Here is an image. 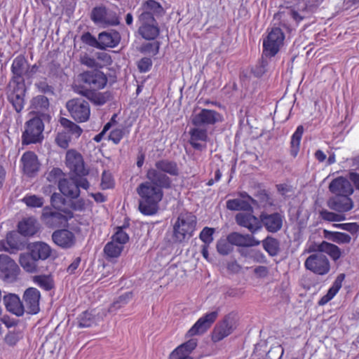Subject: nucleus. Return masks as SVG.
<instances>
[{"instance_id":"f257e3e1","label":"nucleus","mask_w":359,"mask_h":359,"mask_svg":"<svg viewBox=\"0 0 359 359\" xmlns=\"http://www.w3.org/2000/svg\"><path fill=\"white\" fill-rule=\"evenodd\" d=\"M145 176L147 180L136 188L139 196L138 210L142 215L151 216L157 213L164 196L163 189H171L172 181L167 175L153 169H148Z\"/></svg>"},{"instance_id":"f03ea898","label":"nucleus","mask_w":359,"mask_h":359,"mask_svg":"<svg viewBox=\"0 0 359 359\" xmlns=\"http://www.w3.org/2000/svg\"><path fill=\"white\" fill-rule=\"evenodd\" d=\"M108 82L106 74L100 70H87L77 76L72 88L74 91L89 100L95 105H103L109 100L108 93H101Z\"/></svg>"},{"instance_id":"7ed1b4c3","label":"nucleus","mask_w":359,"mask_h":359,"mask_svg":"<svg viewBox=\"0 0 359 359\" xmlns=\"http://www.w3.org/2000/svg\"><path fill=\"white\" fill-rule=\"evenodd\" d=\"M318 252L311 254L304 262V267L307 271L318 276H325L331 271L332 261L337 262L342 257L341 248L332 243L323 241L317 246Z\"/></svg>"},{"instance_id":"20e7f679","label":"nucleus","mask_w":359,"mask_h":359,"mask_svg":"<svg viewBox=\"0 0 359 359\" xmlns=\"http://www.w3.org/2000/svg\"><path fill=\"white\" fill-rule=\"evenodd\" d=\"M139 11L140 13L137 21L138 34L144 40H156L161 32L156 18L164 14L162 5L155 0H147L142 4Z\"/></svg>"},{"instance_id":"39448f33","label":"nucleus","mask_w":359,"mask_h":359,"mask_svg":"<svg viewBox=\"0 0 359 359\" xmlns=\"http://www.w3.org/2000/svg\"><path fill=\"white\" fill-rule=\"evenodd\" d=\"M196 217L191 212L181 213L173 225L172 239L181 243L192 236L196 226Z\"/></svg>"},{"instance_id":"423d86ee","label":"nucleus","mask_w":359,"mask_h":359,"mask_svg":"<svg viewBox=\"0 0 359 359\" xmlns=\"http://www.w3.org/2000/svg\"><path fill=\"white\" fill-rule=\"evenodd\" d=\"M25 93V79H10L6 88V94L17 112H20L24 108Z\"/></svg>"},{"instance_id":"0eeeda50","label":"nucleus","mask_w":359,"mask_h":359,"mask_svg":"<svg viewBox=\"0 0 359 359\" xmlns=\"http://www.w3.org/2000/svg\"><path fill=\"white\" fill-rule=\"evenodd\" d=\"M44 123L39 116H34L25 124V130L22 134V144L29 145L40 143L43 140Z\"/></svg>"},{"instance_id":"6e6552de","label":"nucleus","mask_w":359,"mask_h":359,"mask_svg":"<svg viewBox=\"0 0 359 359\" xmlns=\"http://www.w3.org/2000/svg\"><path fill=\"white\" fill-rule=\"evenodd\" d=\"M59 121L64 130L57 133L55 142L60 147L67 149L69 147L72 136L74 135L78 138L81 136L83 130L79 126L67 118L61 117Z\"/></svg>"},{"instance_id":"1a4fd4ad","label":"nucleus","mask_w":359,"mask_h":359,"mask_svg":"<svg viewBox=\"0 0 359 359\" xmlns=\"http://www.w3.org/2000/svg\"><path fill=\"white\" fill-rule=\"evenodd\" d=\"M73 217L74 214L71 210L55 211L48 206L43 208L41 214L43 222L46 226L51 228L65 226Z\"/></svg>"},{"instance_id":"9d476101","label":"nucleus","mask_w":359,"mask_h":359,"mask_svg":"<svg viewBox=\"0 0 359 359\" xmlns=\"http://www.w3.org/2000/svg\"><path fill=\"white\" fill-rule=\"evenodd\" d=\"M285 35L279 27H273L263 41V52L266 57H274L283 43Z\"/></svg>"},{"instance_id":"9b49d317","label":"nucleus","mask_w":359,"mask_h":359,"mask_svg":"<svg viewBox=\"0 0 359 359\" xmlns=\"http://www.w3.org/2000/svg\"><path fill=\"white\" fill-rule=\"evenodd\" d=\"M66 107L71 117L78 123L86 122L90 118V105L84 100L80 98L72 99L67 102Z\"/></svg>"},{"instance_id":"f8f14e48","label":"nucleus","mask_w":359,"mask_h":359,"mask_svg":"<svg viewBox=\"0 0 359 359\" xmlns=\"http://www.w3.org/2000/svg\"><path fill=\"white\" fill-rule=\"evenodd\" d=\"M91 20L96 25L107 26H117L120 19L114 11H109L104 6H95L90 13Z\"/></svg>"},{"instance_id":"ddd939ff","label":"nucleus","mask_w":359,"mask_h":359,"mask_svg":"<svg viewBox=\"0 0 359 359\" xmlns=\"http://www.w3.org/2000/svg\"><path fill=\"white\" fill-rule=\"evenodd\" d=\"M65 164L71 172L78 176H86L88 170L85 168L82 155L74 149H69L66 153Z\"/></svg>"},{"instance_id":"4468645a","label":"nucleus","mask_w":359,"mask_h":359,"mask_svg":"<svg viewBox=\"0 0 359 359\" xmlns=\"http://www.w3.org/2000/svg\"><path fill=\"white\" fill-rule=\"evenodd\" d=\"M219 315V311H214L204 314L188 330L186 336L191 337L205 333L215 322Z\"/></svg>"},{"instance_id":"2eb2a0df","label":"nucleus","mask_w":359,"mask_h":359,"mask_svg":"<svg viewBox=\"0 0 359 359\" xmlns=\"http://www.w3.org/2000/svg\"><path fill=\"white\" fill-rule=\"evenodd\" d=\"M222 115L217 111L202 109L193 116L191 123L196 127H201L203 126H213L217 123L222 122Z\"/></svg>"},{"instance_id":"dca6fc26","label":"nucleus","mask_w":359,"mask_h":359,"mask_svg":"<svg viewBox=\"0 0 359 359\" xmlns=\"http://www.w3.org/2000/svg\"><path fill=\"white\" fill-rule=\"evenodd\" d=\"M40 292L35 287H29L25 290L22 295V306L25 309V313L34 315L39 312Z\"/></svg>"},{"instance_id":"f3484780","label":"nucleus","mask_w":359,"mask_h":359,"mask_svg":"<svg viewBox=\"0 0 359 359\" xmlns=\"http://www.w3.org/2000/svg\"><path fill=\"white\" fill-rule=\"evenodd\" d=\"M0 273L4 280L13 282L18 278L20 268L9 256L0 255Z\"/></svg>"},{"instance_id":"a211bd4d","label":"nucleus","mask_w":359,"mask_h":359,"mask_svg":"<svg viewBox=\"0 0 359 359\" xmlns=\"http://www.w3.org/2000/svg\"><path fill=\"white\" fill-rule=\"evenodd\" d=\"M235 219L238 225L246 228L251 233H255L262 229V222L252 212H239Z\"/></svg>"},{"instance_id":"6ab92c4d","label":"nucleus","mask_w":359,"mask_h":359,"mask_svg":"<svg viewBox=\"0 0 359 359\" xmlns=\"http://www.w3.org/2000/svg\"><path fill=\"white\" fill-rule=\"evenodd\" d=\"M260 220L262 227L264 226L269 232L276 233L283 226V216L278 212L269 214L266 212H262L260 213Z\"/></svg>"},{"instance_id":"aec40b11","label":"nucleus","mask_w":359,"mask_h":359,"mask_svg":"<svg viewBox=\"0 0 359 359\" xmlns=\"http://www.w3.org/2000/svg\"><path fill=\"white\" fill-rule=\"evenodd\" d=\"M329 189L333 194L340 196H351L354 192L351 182L343 176L332 180L329 184Z\"/></svg>"},{"instance_id":"412c9836","label":"nucleus","mask_w":359,"mask_h":359,"mask_svg":"<svg viewBox=\"0 0 359 359\" xmlns=\"http://www.w3.org/2000/svg\"><path fill=\"white\" fill-rule=\"evenodd\" d=\"M52 239L57 245L64 249L71 248L76 243L74 233L65 229L55 231L52 234Z\"/></svg>"},{"instance_id":"4be33fe9","label":"nucleus","mask_w":359,"mask_h":359,"mask_svg":"<svg viewBox=\"0 0 359 359\" xmlns=\"http://www.w3.org/2000/svg\"><path fill=\"white\" fill-rule=\"evenodd\" d=\"M22 170L28 177L34 176L39 170V162L36 154L34 151L25 152L21 157Z\"/></svg>"},{"instance_id":"5701e85b","label":"nucleus","mask_w":359,"mask_h":359,"mask_svg":"<svg viewBox=\"0 0 359 359\" xmlns=\"http://www.w3.org/2000/svg\"><path fill=\"white\" fill-rule=\"evenodd\" d=\"M327 206L338 212H346L353 208V201L350 196L334 195L327 201Z\"/></svg>"},{"instance_id":"b1692460","label":"nucleus","mask_w":359,"mask_h":359,"mask_svg":"<svg viewBox=\"0 0 359 359\" xmlns=\"http://www.w3.org/2000/svg\"><path fill=\"white\" fill-rule=\"evenodd\" d=\"M4 304L6 310L18 317L22 316L25 309L19 296L16 294L9 293L3 297Z\"/></svg>"},{"instance_id":"393cba45","label":"nucleus","mask_w":359,"mask_h":359,"mask_svg":"<svg viewBox=\"0 0 359 359\" xmlns=\"http://www.w3.org/2000/svg\"><path fill=\"white\" fill-rule=\"evenodd\" d=\"M196 346L197 340L191 339L175 348L170 353L169 359H192L190 354Z\"/></svg>"},{"instance_id":"a878e982","label":"nucleus","mask_w":359,"mask_h":359,"mask_svg":"<svg viewBox=\"0 0 359 359\" xmlns=\"http://www.w3.org/2000/svg\"><path fill=\"white\" fill-rule=\"evenodd\" d=\"M121 41V35L117 31L102 32L98 34V49L116 47Z\"/></svg>"},{"instance_id":"bb28decb","label":"nucleus","mask_w":359,"mask_h":359,"mask_svg":"<svg viewBox=\"0 0 359 359\" xmlns=\"http://www.w3.org/2000/svg\"><path fill=\"white\" fill-rule=\"evenodd\" d=\"M233 330V319L226 316L224 320L215 327L212 335V340L215 342L219 341L229 336Z\"/></svg>"},{"instance_id":"cd10ccee","label":"nucleus","mask_w":359,"mask_h":359,"mask_svg":"<svg viewBox=\"0 0 359 359\" xmlns=\"http://www.w3.org/2000/svg\"><path fill=\"white\" fill-rule=\"evenodd\" d=\"M227 239L232 245L239 247H252L259 245L257 241L250 234H241L238 232H232L227 236Z\"/></svg>"},{"instance_id":"c85d7f7f","label":"nucleus","mask_w":359,"mask_h":359,"mask_svg":"<svg viewBox=\"0 0 359 359\" xmlns=\"http://www.w3.org/2000/svg\"><path fill=\"white\" fill-rule=\"evenodd\" d=\"M58 188L63 195L69 198L75 199L80 196V190L78 189L74 177L60 180L58 183Z\"/></svg>"},{"instance_id":"c756f323","label":"nucleus","mask_w":359,"mask_h":359,"mask_svg":"<svg viewBox=\"0 0 359 359\" xmlns=\"http://www.w3.org/2000/svg\"><path fill=\"white\" fill-rule=\"evenodd\" d=\"M28 251L39 260H46L50 255L52 252L51 248L46 243L43 242H34L28 245Z\"/></svg>"},{"instance_id":"7c9ffc66","label":"nucleus","mask_w":359,"mask_h":359,"mask_svg":"<svg viewBox=\"0 0 359 359\" xmlns=\"http://www.w3.org/2000/svg\"><path fill=\"white\" fill-rule=\"evenodd\" d=\"M27 66V60L24 55H19L16 56L12 62L11 67V77L13 79H25L24 76L28 75L26 71Z\"/></svg>"},{"instance_id":"2f4dec72","label":"nucleus","mask_w":359,"mask_h":359,"mask_svg":"<svg viewBox=\"0 0 359 359\" xmlns=\"http://www.w3.org/2000/svg\"><path fill=\"white\" fill-rule=\"evenodd\" d=\"M158 173L168 174L171 176L177 177L180 174L178 165L175 161L168 159H162L155 163V168H151Z\"/></svg>"},{"instance_id":"473e14b6","label":"nucleus","mask_w":359,"mask_h":359,"mask_svg":"<svg viewBox=\"0 0 359 359\" xmlns=\"http://www.w3.org/2000/svg\"><path fill=\"white\" fill-rule=\"evenodd\" d=\"M39 229L37 220L32 217L24 218L18 224V232L24 236H32Z\"/></svg>"},{"instance_id":"72a5a7b5","label":"nucleus","mask_w":359,"mask_h":359,"mask_svg":"<svg viewBox=\"0 0 359 359\" xmlns=\"http://www.w3.org/2000/svg\"><path fill=\"white\" fill-rule=\"evenodd\" d=\"M345 274L340 273L335 278L332 285L329 288L326 294L323 295L318 301V305L323 306L332 300L338 293L342 287V283L345 279Z\"/></svg>"},{"instance_id":"f704fd0d","label":"nucleus","mask_w":359,"mask_h":359,"mask_svg":"<svg viewBox=\"0 0 359 359\" xmlns=\"http://www.w3.org/2000/svg\"><path fill=\"white\" fill-rule=\"evenodd\" d=\"M189 142L195 149L201 150L203 147L198 142H206L208 139V130L200 127L191 128L189 131Z\"/></svg>"},{"instance_id":"c9c22d12","label":"nucleus","mask_w":359,"mask_h":359,"mask_svg":"<svg viewBox=\"0 0 359 359\" xmlns=\"http://www.w3.org/2000/svg\"><path fill=\"white\" fill-rule=\"evenodd\" d=\"M38 260L28 251L20 255L19 262L23 269L28 273L36 272L38 269Z\"/></svg>"},{"instance_id":"e433bc0d","label":"nucleus","mask_w":359,"mask_h":359,"mask_svg":"<svg viewBox=\"0 0 359 359\" xmlns=\"http://www.w3.org/2000/svg\"><path fill=\"white\" fill-rule=\"evenodd\" d=\"M323 233L325 238L339 245L348 244L351 241V236L346 233L325 229Z\"/></svg>"},{"instance_id":"4c0bfd02","label":"nucleus","mask_w":359,"mask_h":359,"mask_svg":"<svg viewBox=\"0 0 359 359\" xmlns=\"http://www.w3.org/2000/svg\"><path fill=\"white\" fill-rule=\"evenodd\" d=\"M226 208L233 211L252 212V205L248 201L240 198L229 199L226 201Z\"/></svg>"},{"instance_id":"58836bf2","label":"nucleus","mask_w":359,"mask_h":359,"mask_svg":"<svg viewBox=\"0 0 359 359\" xmlns=\"http://www.w3.org/2000/svg\"><path fill=\"white\" fill-rule=\"evenodd\" d=\"M123 250V246L114 241L108 242L104 247V254L108 260L118 258Z\"/></svg>"},{"instance_id":"ea45409f","label":"nucleus","mask_w":359,"mask_h":359,"mask_svg":"<svg viewBox=\"0 0 359 359\" xmlns=\"http://www.w3.org/2000/svg\"><path fill=\"white\" fill-rule=\"evenodd\" d=\"M304 133V127L303 126L300 125L297 126L296 130L293 133L291 137V154L293 156H296L299 149V145L301 142V140L302 137V135Z\"/></svg>"},{"instance_id":"a19ab883","label":"nucleus","mask_w":359,"mask_h":359,"mask_svg":"<svg viewBox=\"0 0 359 359\" xmlns=\"http://www.w3.org/2000/svg\"><path fill=\"white\" fill-rule=\"evenodd\" d=\"M262 245L264 249L270 256H276L280 250V244L276 238L268 236L263 241Z\"/></svg>"},{"instance_id":"79ce46f5","label":"nucleus","mask_w":359,"mask_h":359,"mask_svg":"<svg viewBox=\"0 0 359 359\" xmlns=\"http://www.w3.org/2000/svg\"><path fill=\"white\" fill-rule=\"evenodd\" d=\"M33 281L46 291H49L54 287V281L50 276H35L33 278Z\"/></svg>"},{"instance_id":"37998d69","label":"nucleus","mask_w":359,"mask_h":359,"mask_svg":"<svg viewBox=\"0 0 359 359\" xmlns=\"http://www.w3.org/2000/svg\"><path fill=\"white\" fill-rule=\"evenodd\" d=\"M31 107L38 112L44 111L49 107V100L44 95H37L32 98Z\"/></svg>"},{"instance_id":"c03bdc74","label":"nucleus","mask_w":359,"mask_h":359,"mask_svg":"<svg viewBox=\"0 0 359 359\" xmlns=\"http://www.w3.org/2000/svg\"><path fill=\"white\" fill-rule=\"evenodd\" d=\"M22 201L29 208H42L44 204V199L41 196L35 194H26L22 199Z\"/></svg>"},{"instance_id":"a18cd8bd","label":"nucleus","mask_w":359,"mask_h":359,"mask_svg":"<svg viewBox=\"0 0 359 359\" xmlns=\"http://www.w3.org/2000/svg\"><path fill=\"white\" fill-rule=\"evenodd\" d=\"M19 245L16 234L13 232L8 233L4 242L5 250L11 253H14L19 249Z\"/></svg>"},{"instance_id":"49530a36","label":"nucleus","mask_w":359,"mask_h":359,"mask_svg":"<svg viewBox=\"0 0 359 359\" xmlns=\"http://www.w3.org/2000/svg\"><path fill=\"white\" fill-rule=\"evenodd\" d=\"M215 229L212 227L205 226L199 233V239L203 243V245H210L214 240L213 235Z\"/></svg>"},{"instance_id":"de8ad7c7","label":"nucleus","mask_w":359,"mask_h":359,"mask_svg":"<svg viewBox=\"0 0 359 359\" xmlns=\"http://www.w3.org/2000/svg\"><path fill=\"white\" fill-rule=\"evenodd\" d=\"M95 323V316L88 311L83 312L79 317L80 327H89Z\"/></svg>"},{"instance_id":"09e8293b","label":"nucleus","mask_w":359,"mask_h":359,"mask_svg":"<svg viewBox=\"0 0 359 359\" xmlns=\"http://www.w3.org/2000/svg\"><path fill=\"white\" fill-rule=\"evenodd\" d=\"M335 228L340 229L349 232L356 237L359 233V224L357 222L334 224Z\"/></svg>"},{"instance_id":"8fccbe9b","label":"nucleus","mask_w":359,"mask_h":359,"mask_svg":"<svg viewBox=\"0 0 359 359\" xmlns=\"http://www.w3.org/2000/svg\"><path fill=\"white\" fill-rule=\"evenodd\" d=\"M160 46L161 43L158 41H155L151 43H147L141 46L140 51L142 53L151 54L154 56L158 53Z\"/></svg>"},{"instance_id":"3c124183","label":"nucleus","mask_w":359,"mask_h":359,"mask_svg":"<svg viewBox=\"0 0 359 359\" xmlns=\"http://www.w3.org/2000/svg\"><path fill=\"white\" fill-rule=\"evenodd\" d=\"M320 216L323 220L328 222H341L346 219L344 215L330 212L327 210H322L320 212Z\"/></svg>"},{"instance_id":"603ef678","label":"nucleus","mask_w":359,"mask_h":359,"mask_svg":"<svg viewBox=\"0 0 359 359\" xmlns=\"http://www.w3.org/2000/svg\"><path fill=\"white\" fill-rule=\"evenodd\" d=\"M111 240L123 246L129 241V236L123 230V227L118 226L115 233L111 236Z\"/></svg>"},{"instance_id":"864d4df0","label":"nucleus","mask_w":359,"mask_h":359,"mask_svg":"<svg viewBox=\"0 0 359 359\" xmlns=\"http://www.w3.org/2000/svg\"><path fill=\"white\" fill-rule=\"evenodd\" d=\"M299 4H302V8H299L301 12H312L316 9L323 2V0H299Z\"/></svg>"},{"instance_id":"5fc2aeb1","label":"nucleus","mask_w":359,"mask_h":359,"mask_svg":"<svg viewBox=\"0 0 359 359\" xmlns=\"http://www.w3.org/2000/svg\"><path fill=\"white\" fill-rule=\"evenodd\" d=\"M100 187L102 189H109L114 187V180L112 175L104 170L102 174Z\"/></svg>"},{"instance_id":"6e6d98bb","label":"nucleus","mask_w":359,"mask_h":359,"mask_svg":"<svg viewBox=\"0 0 359 359\" xmlns=\"http://www.w3.org/2000/svg\"><path fill=\"white\" fill-rule=\"evenodd\" d=\"M217 250L220 255H227L233 250L232 245L227 238L220 239L217 243Z\"/></svg>"},{"instance_id":"4d7b16f0","label":"nucleus","mask_w":359,"mask_h":359,"mask_svg":"<svg viewBox=\"0 0 359 359\" xmlns=\"http://www.w3.org/2000/svg\"><path fill=\"white\" fill-rule=\"evenodd\" d=\"M152 60L150 57H142L141 58L137 64L138 70L141 73L148 72L152 67Z\"/></svg>"},{"instance_id":"13d9d810","label":"nucleus","mask_w":359,"mask_h":359,"mask_svg":"<svg viewBox=\"0 0 359 359\" xmlns=\"http://www.w3.org/2000/svg\"><path fill=\"white\" fill-rule=\"evenodd\" d=\"M81 40L83 43L89 46L98 48V39H97L89 32L83 33L81 36Z\"/></svg>"},{"instance_id":"bf43d9fd","label":"nucleus","mask_w":359,"mask_h":359,"mask_svg":"<svg viewBox=\"0 0 359 359\" xmlns=\"http://www.w3.org/2000/svg\"><path fill=\"white\" fill-rule=\"evenodd\" d=\"M65 175L62 170L59 168H53L48 174L47 180L50 182H58L60 180H62L64 177H62Z\"/></svg>"},{"instance_id":"052dcab7","label":"nucleus","mask_w":359,"mask_h":359,"mask_svg":"<svg viewBox=\"0 0 359 359\" xmlns=\"http://www.w3.org/2000/svg\"><path fill=\"white\" fill-rule=\"evenodd\" d=\"M124 135L123 129L116 128L112 130L109 135V140L112 141L115 144H118L123 139Z\"/></svg>"},{"instance_id":"680f3d73","label":"nucleus","mask_w":359,"mask_h":359,"mask_svg":"<svg viewBox=\"0 0 359 359\" xmlns=\"http://www.w3.org/2000/svg\"><path fill=\"white\" fill-rule=\"evenodd\" d=\"M5 342L10 346H15L20 340V336L18 332H9L5 337Z\"/></svg>"},{"instance_id":"e2e57ef3","label":"nucleus","mask_w":359,"mask_h":359,"mask_svg":"<svg viewBox=\"0 0 359 359\" xmlns=\"http://www.w3.org/2000/svg\"><path fill=\"white\" fill-rule=\"evenodd\" d=\"M81 64L90 68L101 67V65L96 61L95 58L90 57L87 54H85L81 57Z\"/></svg>"},{"instance_id":"0e129e2a","label":"nucleus","mask_w":359,"mask_h":359,"mask_svg":"<svg viewBox=\"0 0 359 359\" xmlns=\"http://www.w3.org/2000/svg\"><path fill=\"white\" fill-rule=\"evenodd\" d=\"M84 177L85 176H78V175H76L74 177L76 186L78 187V189H79V190H80V188H82L85 190H88L90 187L89 182Z\"/></svg>"},{"instance_id":"69168bd1","label":"nucleus","mask_w":359,"mask_h":359,"mask_svg":"<svg viewBox=\"0 0 359 359\" xmlns=\"http://www.w3.org/2000/svg\"><path fill=\"white\" fill-rule=\"evenodd\" d=\"M64 198L58 193H53L50 197V203L53 207L57 208L60 204L63 203Z\"/></svg>"},{"instance_id":"338daca9","label":"nucleus","mask_w":359,"mask_h":359,"mask_svg":"<svg viewBox=\"0 0 359 359\" xmlns=\"http://www.w3.org/2000/svg\"><path fill=\"white\" fill-rule=\"evenodd\" d=\"M97 59L101 61L103 65H109L111 63V56L104 52L97 53Z\"/></svg>"},{"instance_id":"774afa93","label":"nucleus","mask_w":359,"mask_h":359,"mask_svg":"<svg viewBox=\"0 0 359 359\" xmlns=\"http://www.w3.org/2000/svg\"><path fill=\"white\" fill-rule=\"evenodd\" d=\"M290 15L293 19L295 22L299 24L301 22L304 18L305 16L302 15L298 11H296L294 8H291L290 9Z\"/></svg>"}]
</instances>
